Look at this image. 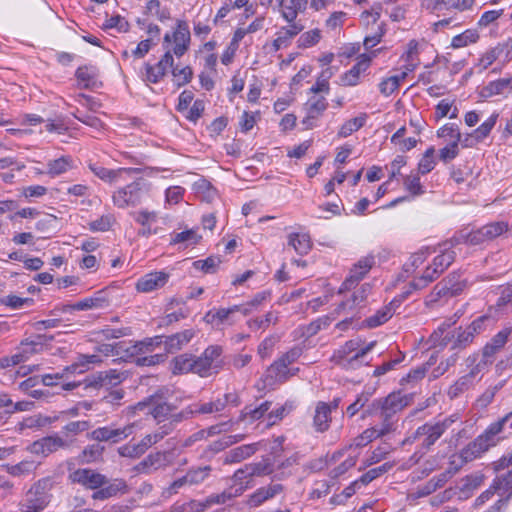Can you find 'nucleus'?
<instances>
[{
  "mask_svg": "<svg viewBox=\"0 0 512 512\" xmlns=\"http://www.w3.org/2000/svg\"><path fill=\"white\" fill-rule=\"evenodd\" d=\"M512 418V411L507 413L501 419L491 423L487 429L466 445L459 453L458 457L461 463H468L479 458L483 453L497 444V435L503 431L505 424Z\"/></svg>",
  "mask_w": 512,
  "mask_h": 512,
  "instance_id": "f257e3e1",
  "label": "nucleus"
},
{
  "mask_svg": "<svg viewBox=\"0 0 512 512\" xmlns=\"http://www.w3.org/2000/svg\"><path fill=\"white\" fill-rule=\"evenodd\" d=\"M458 421L457 415H450L441 420L426 422L419 426L412 434L403 441L402 446L411 445L417 440L423 452H428L436 442Z\"/></svg>",
  "mask_w": 512,
  "mask_h": 512,
  "instance_id": "f03ea898",
  "label": "nucleus"
},
{
  "mask_svg": "<svg viewBox=\"0 0 512 512\" xmlns=\"http://www.w3.org/2000/svg\"><path fill=\"white\" fill-rule=\"evenodd\" d=\"M52 486L50 477L36 481L27 491L23 502L19 504V512H43L51 501Z\"/></svg>",
  "mask_w": 512,
  "mask_h": 512,
  "instance_id": "7ed1b4c3",
  "label": "nucleus"
},
{
  "mask_svg": "<svg viewBox=\"0 0 512 512\" xmlns=\"http://www.w3.org/2000/svg\"><path fill=\"white\" fill-rule=\"evenodd\" d=\"M148 193L149 188L146 181L143 178H138L116 189L112 195V202L120 209L136 207L146 200Z\"/></svg>",
  "mask_w": 512,
  "mask_h": 512,
  "instance_id": "20e7f679",
  "label": "nucleus"
},
{
  "mask_svg": "<svg viewBox=\"0 0 512 512\" xmlns=\"http://www.w3.org/2000/svg\"><path fill=\"white\" fill-rule=\"evenodd\" d=\"M375 342H370L361 347L359 339L347 341L343 346L334 351L332 360L345 368H356L360 364V360L372 350Z\"/></svg>",
  "mask_w": 512,
  "mask_h": 512,
  "instance_id": "39448f33",
  "label": "nucleus"
},
{
  "mask_svg": "<svg viewBox=\"0 0 512 512\" xmlns=\"http://www.w3.org/2000/svg\"><path fill=\"white\" fill-rule=\"evenodd\" d=\"M248 470V464L236 470L232 476L233 484L221 494L212 496L211 503L223 504L226 501L242 495L247 489L253 487V476Z\"/></svg>",
  "mask_w": 512,
  "mask_h": 512,
  "instance_id": "423d86ee",
  "label": "nucleus"
},
{
  "mask_svg": "<svg viewBox=\"0 0 512 512\" xmlns=\"http://www.w3.org/2000/svg\"><path fill=\"white\" fill-rule=\"evenodd\" d=\"M222 348L217 345L207 347L199 356H194V373L200 377H209L218 373L223 367Z\"/></svg>",
  "mask_w": 512,
  "mask_h": 512,
  "instance_id": "0eeeda50",
  "label": "nucleus"
},
{
  "mask_svg": "<svg viewBox=\"0 0 512 512\" xmlns=\"http://www.w3.org/2000/svg\"><path fill=\"white\" fill-rule=\"evenodd\" d=\"M137 426L136 422L128 423L123 427H117L114 424L99 427L93 430L90 434L93 440L99 442H112L119 443L125 439H127L130 435H132Z\"/></svg>",
  "mask_w": 512,
  "mask_h": 512,
  "instance_id": "6e6552de",
  "label": "nucleus"
},
{
  "mask_svg": "<svg viewBox=\"0 0 512 512\" xmlns=\"http://www.w3.org/2000/svg\"><path fill=\"white\" fill-rule=\"evenodd\" d=\"M191 34L189 26L185 21H178L172 34H165L164 42L171 43L173 46L167 51H171L172 56L182 57L189 49Z\"/></svg>",
  "mask_w": 512,
  "mask_h": 512,
  "instance_id": "1a4fd4ad",
  "label": "nucleus"
},
{
  "mask_svg": "<svg viewBox=\"0 0 512 512\" xmlns=\"http://www.w3.org/2000/svg\"><path fill=\"white\" fill-rule=\"evenodd\" d=\"M70 448L69 440H64L59 435L46 436L31 443L27 450L34 455L47 457L59 449Z\"/></svg>",
  "mask_w": 512,
  "mask_h": 512,
  "instance_id": "9d476101",
  "label": "nucleus"
},
{
  "mask_svg": "<svg viewBox=\"0 0 512 512\" xmlns=\"http://www.w3.org/2000/svg\"><path fill=\"white\" fill-rule=\"evenodd\" d=\"M173 64L174 58L171 51H166L156 64L145 63L144 70L141 72V78L147 83H158L166 75L167 71L173 67Z\"/></svg>",
  "mask_w": 512,
  "mask_h": 512,
  "instance_id": "9b49d317",
  "label": "nucleus"
},
{
  "mask_svg": "<svg viewBox=\"0 0 512 512\" xmlns=\"http://www.w3.org/2000/svg\"><path fill=\"white\" fill-rule=\"evenodd\" d=\"M68 479L86 489L95 490L106 484V476L89 468H78L71 471Z\"/></svg>",
  "mask_w": 512,
  "mask_h": 512,
  "instance_id": "f8f14e48",
  "label": "nucleus"
},
{
  "mask_svg": "<svg viewBox=\"0 0 512 512\" xmlns=\"http://www.w3.org/2000/svg\"><path fill=\"white\" fill-rule=\"evenodd\" d=\"M225 408V401H220L217 398L214 401L206 402V403H192L189 406L185 407L183 410L173 415L174 421L181 422L184 419L192 418L196 415L200 414H212L216 412H220Z\"/></svg>",
  "mask_w": 512,
  "mask_h": 512,
  "instance_id": "ddd939ff",
  "label": "nucleus"
},
{
  "mask_svg": "<svg viewBox=\"0 0 512 512\" xmlns=\"http://www.w3.org/2000/svg\"><path fill=\"white\" fill-rule=\"evenodd\" d=\"M212 471L211 466H200L193 467L187 471V473L178 479H176L167 489V492L171 495L177 493L178 489L185 485H198L203 483Z\"/></svg>",
  "mask_w": 512,
  "mask_h": 512,
  "instance_id": "4468645a",
  "label": "nucleus"
},
{
  "mask_svg": "<svg viewBox=\"0 0 512 512\" xmlns=\"http://www.w3.org/2000/svg\"><path fill=\"white\" fill-rule=\"evenodd\" d=\"M285 487L278 482H270L266 486L257 488L253 493L248 496L247 505L250 508H257L263 505L265 502L274 499L278 495L282 494Z\"/></svg>",
  "mask_w": 512,
  "mask_h": 512,
  "instance_id": "2eb2a0df",
  "label": "nucleus"
},
{
  "mask_svg": "<svg viewBox=\"0 0 512 512\" xmlns=\"http://www.w3.org/2000/svg\"><path fill=\"white\" fill-rule=\"evenodd\" d=\"M89 169L95 176L109 184L126 181L133 174L138 172L136 168L108 169L95 163H90Z\"/></svg>",
  "mask_w": 512,
  "mask_h": 512,
  "instance_id": "dca6fc26",
  "label": "nucleus"
},
{
  "mask_svg": "<svg viewBox=\"0 0 512 512\" xmlns=\"http://www.w3.org/2000/svg\"><path fill=\"white\" fill-rule=\"evenodd\" d=\"M374 263V257L372 256L361 258L350 270L349 276L342 283L340 292L354 288L370 271Z\"/></svg>",
  "mask_w": 512,
  "mask_h": 512,
  "instance_id": "f3484780",
  "label": "nucleus"
},
{
  "mask_svg": "<svg viewBox=\"0 0 512 512\" xmlns=\"http://www.w3.org/2000/svg\"><path fill=\"white\" fill-rule=\"evenodd\" d=\"M408 405V397L401 393H391L386 398L380 399L373 403L374 407L381 408V416L391 418L392 415L401 411Z\"/></svg>",
  "mask_w": 512,
  "mask_h": 512,
  "instance_id": "a211bd4d",
  "label": "nucleus"
},
{
  "mask_svg": "<svg viewBox=\"0 0 512 512\" xmlns=\"http://www.w3.org/2000/svg\"><path fill=\"white\" fill-rule=\"evenodd\" d=\"M491 364V360L483 359L480 356V354H471L465 359V365L468 369V372L465 373L463 376L466 377L473 384H476L482 379L484 373L488 370V367Z\"/></svg>",
  "mask_w": 512,
  "mask_h": 512,
  "instance_id": "6ab92c4d",
  "label": "nucleus"
},
{
  "mask_svg": "<svg viewBox=\"0 0 512 512\" xmlns=\"http://www.w3.org/2000/svg\"><path fill=\"white\" fill-rule=\"evenodd\" d=\"M327 106L328 103L324 96L314 95L308 99L305 104L306 117L302 121L307 129L315 127L317 119L327 109Z\"/></svg>",
  "mask_w": 512,
  "mask_h": 512,
  "instance_id": "aec40b11",
  "label": "nucleus"
},
{
  "mask_svg": "<svg viewBox=\"0 0 512 512\" xmlns=\"http://www.w3.org/2000/svg\"><path fill=\"white\" fill-rule=\"evenodd\" d=\"M169 280V274L164 271L150 272L139 278L136 282V290L141 293H149L160 289Z\"/></svg>",
  "mask_w": 512,
  "mask_h": 512,
  "instance_id": "412c9836",
  "label": "nucleus"
},
{
  "mask_svg": "<svg viewBox=\"0 0 512 512\" xmlns=\"http://www.w3.org/2000/svg\"><path fill=\"white\" fill-rule=\"evenodd\" d=\"M297 371L298 368L290 370L288 365L277 359L267 369L264 379L265 385L272 386L276 383H283L287 381L292 375H295Z\"/></svg>",
  "mask_w": 512,
  "mask_h": 512,
  "instance_id": "4be33fe9",
  "label": "nucleus"
},
{
  "mask_svg": "<svg viewBox=\"0 0 512 512\" xmlns=\"http://www.w3.org/2000/svg\"><path fill=\"white\" fill-rule=\"evenodd\" d=\"M287 23V26L281 27L276 33L272 43L275 51L288 47L291 40L304 29V25L300 22L293 21Z\"/></svg>",
  "mask_w": 512,
  "mask_h": 512,
  "instance_id": "5701e85b",
  "label": "nucleus"
},
{
  "mask_svg": "<svg viewBox=\"0 0 512 512\" xmlns=\"http://www.w3.org/2000/svg\"><path fill=\"white\" fill-rule=\"evenodd\" d=\"M512 333L511 327H504L497 334H495L489 342L482 349L480 355L483 359H489L493 362V357L497 354L507 343Z\"/></svg>",
  "mask_w": 512,
  "mask_h": 512,
  "instance_id": "b1692460",
  "label": "nucleus"
},
{
  "mask_svg": "<svg viewBox=\"0 0 512 512\" xmlns=\"http://www.w3.org/2000/svg\"><path fill=\"white\" fill-rule=\"evenodd\" d=\"M474 338L475 337L467 328H458L452 333H447L439 342V346L451 344L452 350L464 349L473 342Z\"/></svg>",
  "mask_w": 512,
  "mask_h": 512,
  "instance_id": "393cba45",
  "label": "nucleus"
},
{
  "mask_svg": "<svg viewBox=\"0 0 512 512\" xmlns=\"http://www.w3.org/2000/svg\"><path fill=\"white\" fill-rule=\"evenodd\" d=\"M331 411L327 406V402L318 401L315 405L313 414V428L318 433H324L330 428L332 421Z\"/></svg>",
  "mask_w": 512,
  "mask_h": 512,
  "instance_id": "a878e982",
  "label": "nucleus"
},
{
  "mask_svg": "<svg viewBox=\"0 0 512 512\" xmlns=\"http://www.w3.org/2000/svg\"><path fill=\"white\" fill-rule=\"evenodd\" d=\"M250 311V308L234 305L230 308H220L216 311L210 310L205 314L203 320L208 324L218 325L228 321L235 312H242L244 315H247Z\"/></svg>",
  "mask_w": 512,
  "mask_h": 512,
  "instance_id": "bb28decb",
  "label": "nucleus"
},
{
  "mask_svg": "<svg viewBox=\"0 0 512 512\" xmlns=\"http://www.w3.org/2000/svg\"><path fill=\"white\" fill-rule=\"evenodd\" d=\"M512 91V76L489 82L481 89V96L490 98L494 96H507Z\"/></svg>",
  "mask_w": 512,
  "mask_h": 512,
  "instance_id": "cd10ccee",
  "label": "nucleus"
},
{
  "mask_svg": "<svg viewBox=\"0 0 512 512\" xmlns=\"http://www.w3.org/2000/svg\"><path fill=\"white\" fill-rule=\"evenodd\" d=\"M128 490L126 482L122 479H114L112 482L106 480V484L96 489L92 494L94 500H105L118 494H124Z\"/></svg>",
  "mask_w": 512,
  "mask_h": 512,
  "instance_id": "c85d7f7f",
  "label": "nucleus"
},
{
  "mask_svg": "<svg viewBox=\"0 0 512 512\" xmlns=\"http://www.w3.org/2000/svg\"><path fill=\"white\" fill-rule=\"evenodd\" d=\"M280 5V12L286 22L296 21L299 13L306 10L308 0H276Z\"/></svg>",
  "mask_w": 512,
  "mask_h": 512,
  "instance_id": "c756f323",
  "label": "nucleus"
},
{
  "mask_svg": "<svg viewBox=\"0 0 512 512\" xmlns=\"http://www.w3.org/2000/svg\"><path fill=\"white\" fill-rule=\"evenodd\" d=\"M195 336L194 329H185L171 336L164 337L165 349L168 353H174L181 350Z\"/></svg>",
  "mask_w": 512,
  "mask_h": 512,
  "instance_id": "7c9ffc66",
  "label": "nucleus"
},
{
  "mask_svg": "<svg viewBox=\"0 0 512 512\" xmlns=\"http://www.w3.org/2000/svg\"><path fill=\"white\" fill-rule=\"evenodd\" d=\"M455 252L450 249H445L436 256L433 263L426 268V271H430V275L436 279L441 273H443L454 261Z\"/></svg>",
  "mask_w": 512,
  "mask_h": 512,
  "instance_id": "2f4dec72",
  "label": "nucleus"
},
{
  "mask_svg": "<svg viewBox=\"0 0 512 512\" xmlns=\"http://www.w3.org/2000/svg\"><path fill=\"white\" fill-rule=\"evenodd\" d=\"M202 236L196 229H188L182 232L171 234L170 245H178V249H186L197 245Z\"/></svg>",
  "mask_w": 512,
  "mask_h": 512,
  "instance_id": "473e14b6",
  "label": "nucleus"
},
{
  "mask_svg": "<svg viewBox=\"0 0 512 512\" xmlns=\"http://www.w3.org/2000/svg\"><path fill=\"white\" fill-rule=\"evenodd\" d=\"M75 76L79 88L90 89L97 85L98 70L95 66L86 65L79 67L75 72Z\"/></svg>",
  "mask_w": 512,
  "mask_h": 512,
  "instance_id": "72a5a7b5",
  "label": "nucleus"
},
{
  "mask_svg": "<svg viewBox=\"0 0 512 512\" xmlns=\"http://www.w3.org/2000/svg\"><path fill=\"white\" fill-rule=\"evenodd\" d=\"M125 379V374L123 372H119L118 370H108L99 372L92 384L100 387H114L119 385Z\"/></svg>",
  "mask_w": 512,
  "mask_h": 512,
  "instance_id": "f704fd0d",
  "label": "nucleus"
},
{
  "mask_svg": "<svg viewBox=\"0 0 512 512\" xmlns=\"http://www.w3.org/2000/svg\"><path fill=\"white\" fill-rule=\"evenodd\" d=\"M368 119V115L366 113H360L358 116L346 120L340 127L337 132L338 138H347L352 135L354 132L360 130Z\"/></svg>",
  "mask_w": 512,
  "mask_h": 512,
  "instance_id": "c9c22d12",
  "label": "nucleus"
},
{
  "mask_svg": "<svg viewBox=\"0 0 512 512\" xmlns=\"http://www.w3.org/2000/svg\"><path fill=\"white\" fill-rule=\"evenodd\" d=\"M90 427V422L86 420L70 421L62 427L61 433L63 436L61 437L64 438V440H69L71 447L75 442V437L87 431Z\"/></svg>",
  "mask_w": 512,
  "mask_h": 512,
  "instance_id": "e433bc0d",
  "label": "nucleus"
},
{
  "mask_svg": "<svg viewBox=\"0 0 512 512\" xmlns=\"http://www.w3.org/2000/svg\"><path fill=\"white\" fill-rule=\"evenodd\" d=\"M256 450L257 447L255 444L235 447L226 453L224 463L232 464L241 462L252 456L256 452Z\"/></svg>",
  "mask_w": 512,
  "mask_h": 512,
  "instance_id": "4c0bfd02",
  "label": "nucleus"
},
{
  "mask_svg": "<svg viewBox=\"0 0 512 512\" xmlns=\"http://www.w3.org/2000/svg\"><path fill=\"white\" fill-rule=\"evenodd\" d=\"M73 168V159L70 156H62L60 158L48 161L46 173L51 177H56L68 172Z\"/></svg>",
  "mask_w": 512,
  "mask_h": 512,
  "instance_id": "58836bf2",
  "label": "nucleus"
},
{
  "mask_svg": "<svg viewBox=\"0 0 512 512\" xmlns=\"http://www.w3.org/2000/svg\"><path fill=\"white\" fill-rule=\"evenodd\" d=\"M460 278V275L457 274V273H451L445 280V284L443 287L439 288V285H436L435 288H434V291L437 290V296H442V295H446V294H450V295H456L458 293H460L464 286H465V283L460 281L459 280Z\"/></svg>",
  "mask_w": 512,
  "mask_h": 512,
  "instance_id": "ea45409f",
  "label": "nucleus"
},
{
  "mask_svg": "<svg viewBox=\"0 0 512 512\" xmlns=\"http://www.w3.org/2000/svg\"><path fill=\"white\" fill-rule=\"evenodd\" d=\"M166 457L162 452H156L148 455L143 461H141L136 469L141 473H150L151 471L157 470L162 467L165 463Z\"/></svg>",
  "mask_w": 512,
  "mask_h": 512,
  "instance_id": "a19ab883",
  "label": "nucleus"
},
{
  "mask_svg": "<svg viewBox=\"0 0 512 512\" xmlns=\"http://www.w3.org/2000/svg\"><path fill=\"white\" fill-rule=\"evenodd\" d=\"M288 244L300 255L307 254L312 247L311 239L309 235L305 233L290 234L288 237Z\"/></svg>",
  "mask_w": 512,
  "mask_h": 512,
  "instance_id": "79ce46f5",
  "label": "nucleus"
},
{
  "mask_svg": "<svg viewBox=\"0 0 512 512\" xmlns=\"http://www.w3.org/2000/svg\"><path fill=\"white\" fill-rule=\"evenodd\" d=\"M194 356L191 354H181L172 360V373L173 374H186L189 372L194 373Z\"/></svg>",
  "mask_w": 512,
  "mask_h": 512,
  "instance_id": "37998d69",
  "label": "nucleus"
},
{
  "mask_svg": "<svg viewBox=\"0 0 512 512\" xmlns=\"http://www.w3.org/2000/svg\"><path fill=\"white\" fill-rule=\"evenodd\" d=\"M493 487L497 489L500 498L507 499L512 496V469L505 475L496 477L493 480Z\"/></svg>",
  "mask_w": 512,
  "mask_h": 512,
  "instance_id": "c03bdc74",
  "label": "nucleus"
},
{
  "mask_svg": "<svg viewBox=\"0 0 512 512\" xmlns=\"http://www.w3.org/2000/svg\"><path fill=\"white\" fill-rule=\"evenodd\" d=\"M25 361H28L33 355L43 350L42 336H37V340H23L17 347Z\"/></svg>",
  "mask_w": 512,
  "mask_h": 512,
  "instance_id": "a18cd8bd",
  "label": "nucleus"
},
{
  "mask_svg": "<svg viewBox=\"0 0 512 512\" xmlns=\"http://www.w3.org/2000/svg\"><path fill=\"white\" fill-rule=\"evenodd\" d=\"M394 310L392 308V303L380 308L376 313L368 318H366L365 323L369 328L378 327L384 323H386L392 316Z\"/></svg>",
  "mask_w": 512,
  "mask_h": 512,
  "instance_id": "49530a36",
  "label": "nucleus"
},
{
  "mask_svg": "<svg viewBox=\"0 0 512 512\" xmlns=\"http://www.w3.org/2000/svg\"><path fill=\"white\" fill-rule=\"evenodd\" d=\"M454 240L457 243H466L470 245H479L487 241L484 237L482 228L470 232L460 231L454 237Z\"/></svg>",
  "mask_w": 512,
  "mask_h": 512,
  "instance_id": "de8ad7c7",
  "label": "nucleus"
},
{
  "mask_svg": "<svg viewBox=\"0 0 512 512\" xmlns=\"http://www.w3.org/2000/svg\"><path fill=\"white\" fill-rule=\"evenodd\" d=\"M475 386L471 381H469L463 375L459 377L452 385L449 386L447 390V396L450 399H456L462 396L464 393L468 392Z\"/></svg>",
  "mask_w": 512,
  "mask_h": 512,
  "instance_id": "09e8293b",
  "label": "nucleus"
},
{
  "mask_svg": "<svg viewBox=\"0 0 512 512\" xmlns=\"http://www.w3.org/2000/svg\"><path fill=\"white\" fill-rule=\"evenodd\" d=\"M115 222V216L112 213H107L100 216L98 219L90 221L88 228L92 232H106L112 228Z\"/></svg>",
  "mask_w": 512,
  "mask_h": 512,
  "instance_id": "8fccbe9b",
  "label": "nucleus"
},
{
  "mask_svg": "<svg viewBox=\"0 0 512 512\" xmlns=\"http://www.w3.org/2000/svg\"><path fill=\"white\" fill-rule=\"evenodd\" d=\"M333 76L331 67L324 69L318 76L316 83L310 88V92L317 95L319 93L328 94L330 90L329 80Z\"/></svg>",
  "mask_w": 512,
  "mask_h": 512,
  "instance_id": "3c124183",
  "label": "nucleus"
},
{
  "mask_svg": "<svg viewBox=\"0 0 512 512\" xmlns=\"http://www.w3.org/2000/svg\"><path fill=\"white\" fill-rule=\"evenodd\" d=\"M104 299L100 297H90L85 298L75 304L67 305L63 307L64 312L72 311V310H78V311H84L89 310L93 308H101L104 303Z\"/></svg>",
  "mask_w": 512,
  "mask_h": 512,
  "instance_id": "603ef678",
  "label": "nucleus"
},
{
  "mask_svg": "<svg viewBox=\"0 0 512 512\" xmlns=\"http://www.w3.org/2000/svg\"><path fill=\"white\" fill-rule=\"evenodd\" d=\"M37 466L38 465L33 460H23L14 465H7L6 469L10 475L20 477L31 474L36 470Z\"/></svg>",
  "mask_w": 512,
  "mask_h": 512,
  "instance_id": "864d4df0",
  "label": "nucleus"
},
{
  "mask_svg": "<svg viewBox=\"0 0 512 512\" xmlns=\"http://www.w3.org/2000/svg\"><path fill=\"white\" fill-rule=\"evenodd\" d=\"M407 76V72H401L400 75L391 76L383 79L379 84V90L384 96L391 95L395 90L398 89L400 82Z\"/></svg>",
  "mask_w": 512,
  "mask_h": 512,
  "instance_id": "5fc2aeb1",
  "label": "nucleus"
},
{
  "mask_svg": "<svg viewBox=\"0 0 512 512\" xmlns=\"http://www.w3.org/2000/svg\"><path fill=\"white\" fill-rule=\"evenodd\" d=\"M248 470H250L253 477L267 476L273 473V462L270 458H263L256 463H249Z\"/></svg>",
  "mask_w": 512,
  "mask_h": 512,
  "instance_id": "6e6d98bb",
  "label": "nucleus"
},
{
  "mask_svg": "<svg viewBox=\"0 0 512 512\" xmlns=\"http://www.w3.org/2000/svg\"><path fill=\"white\" fill-rule=\"evenodd\" d=\"M479 38L476 30L467 29L463 33L458 34L452 38L451 46L453 48H462L471 43H475Z\"/></svg>",
  "mask_w": 512,
  "mask_h": 512,
  "instance_id": "4d7b16f0",
  "label": "nucleus"
},
{
  "mask_svg": "<svg viewBox=\"0 0 512 512\" xmlns=\"http://www.w3.org/2000/svg\"><path fill=\"white\" fill-rule=\"evenodd\" d=\"M437 136L449 142H460L461 133L459 127L455 123H447L440 127L437 131Z\"/></svg>",
  "mask_w": 512,
  "mask_h": 512,
  "instance_id": "13d9d810",
  "label": "nucleus"
},
{
  "mask_svg": "<svg viewBox=\"0 0 512 512\" xmlns=\"http://www.w3.org/2000/svg\"><path fill=\"white\" fill-rule=\"evenodd\" d=\"M497 119V113L491 114L477 129L474 130L472 136L477 141H482L483 139H485L495 126Z\"/></svg>",
  "mask_w": 512,
  "mask_h": 512,
  "instance_id": "bf43d9fd",
  "label": "nucleus"
},
{
  "mask_svg": "<svg viewBox=\"0 0 512 512\" xmlns=\"http://www.w3.org/2000/svg\"><path fill=\"white\" fill-rule=\"evenodd\" d=\"M149 412L154 417V419L158 422H161V421H164V420L170 418L171 421L169 423H172V424L177 423L176 421H174V418H173L172 407L165 402L155 405ZM175 414L176 413H174V415Z\"/></svg>",
  "mask_w": 512,
  "mask_h": 512,
  "instance_id": "052dcab7",
  "label": "nucleus"
},
{
  "mask_svg": "<svg viewBox=\"0 0 512 512\" xmlns=\"http://www.w3.org/2000/svg\"><path fill=\"white\" fill-rule=\"evenodd\" d=\"M172 76L174 83L178 86H184L188 84L193 77V70L190 66H185L182 68L175 67L172 69Z\"/></svg>",
  "mask_w": 512,
  "mask_h": 512,
  "instance_id": "680f3d73",
  "label": "nucleus"
},
{
  "mask_svg": "<svg viewBox=\"0 0 512 512\" xmlns=\"http://www.w3.org/2000/svg\"><path fill=\"white\" fill-rule=\"evenodd\" d=\"M382 11V5L376 4L374 5L370 10H366L361 14V20L363 24L368 28L369 26H372V30L374 31L373 26L379 25L378 21L381 16Z\"/></svg>",
  "mask_w": 512,
  "mask_h": 512,
  "instance_id": "e2e57ef3",
  "label": "nucleus"
},
{
  "mask_svg": "<svg viewBox=\"0 0 512 512\" xmlns=\"http://www.w3.org/2000/svg\"><path fill=\"white\" fill-rule=\"evenodd\" d=\"M78 362L71 365L70 367H67L66 370L70 372H76L79 368L78 372L82 373L86 369H88L89 364H97L101 362V358L98 355L92 354V355H81L78 358Z\"/></svg>",
  "mask_w": 512,
  "mask_h": 512,
  "instance_id": "0e129e2a",
  "label": "nucleus"
},
{
  "mask_svg": "<svg viewBox=\"0 0 512 512\" xmlns=\"http://www.w3.org/2000/svg\"><path fill=\"white\" fill-rule=\"evenodd\" d=\"M487 241L493 240L507 231L508 225L505 222H493L481 227Z\"/></svg>",
  "mask_w": 512,
  "mask_h": 512,
  "instance_id": "69168bd1",
  "label": "nucleus"
},
{
  "mask_svg": "<svg viewBox=\"0 0 512 512\" xmlns=\"http://www.w3.org/2000/svg\"><path fill=\"white\" fill-rule=\"evenodd\" d=\"M377 438H379V434L376 431V427L367 428L353 439V443L350 445V448L352 446L356 448L364 447Z\"/></svg>",
  "mask_w": 512,
  "mask_h": 512,
  "instance_id": "338daca9",
  "label": "nucleus"
},
{
  "mask_svg": "<svg viewBox=\"0 0 512 512\" xmlns=\"http://www.w3.org/2000/svg\"><path fill=\"white\" fill-rule=\"evenodd\" d=\"M164 344V337L163 336H155L152 338H146L142 341L137 342L134 345V350L137 353H146L153 351V348L155 346H159L161 344Z\"/></svg>",
  "mask_w": 512,
  "mask_h": 512,
  "instance_id": "774afa93",
  "label": "nucleus"
}]
</instances>
